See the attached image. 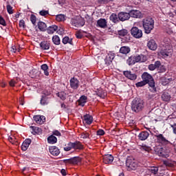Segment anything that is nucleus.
<instances>
[{
    "label": "nucleus",
    "mask_w": 176,
    "mask_h": 176,
    "mask_svg": "<svg viewBox=\"0 0 176 176\" xmlns=\"http://www.w3.org/2000/svg\"><path fill=\"white\" fill-rule=\"evenodd\" d=\"M142 79L143 81L146 82V84L148 85L151 87V91L153 93H156V87L155 86V80L152 75L149 73L145 72L142 74Z\"/></svg>",
    "instance_id": "nucleus-1"
},
{
    "label": "nucleus",
    "mask_w": 176,
    "mask_h": 176,
    "mask_svg": "<svg viewBox=\"0 0 176 176\" xmlns=\"http://www.w3.org/2000/svg\"><path fill=\"white\" fill-rule=\"evenodd\" d=\"M142 25L146 34H151V31L155 28V21L152 18L144 19Z\"/></svg>",
    "instance_id": "nucleus-2"
},
{
    "label": "nucleus",
    "mask_w": 176,
    "mask_h": 176,
    "mask_svg": "<svg viewBox=\"0 0 176 176\" xmlns=\"http://www.w3.org/2000/svg\"><path fill=\"white\" fill-rule=\"evenodd\" d=\"M144 100H142L140 98H136L132 101L131 108L133 112H136V113L141 112V111L144 109Z\"/></svg>",
    "instance_id": "nucleus-3"
},
{
    "label": "nucleus",
    "mask_w": 176,
    "mask_h": 176,
    "mask_svg": "<svg viewBox=\"0 0 176 176\" xmlns=\"http://www.w3.org/2000/svg\"><path fill=\"white\" fill-rule=\"evenodd\" d=\"M155 137L157 138V144H160L161 145L164 146L169 145L170 148H175L174 144H171L170 141L167 140L163 134L155 135Z\"/></svg>",
    "instance_id": "nucleus-4"
},
{
    "label": "nucleus",
    "mask_w": 176,
    "mask_h": 176,
    "mask_svg": "<svg viewBox=\"0 0 176 176\" xmlns=\"http://www.w3.org/2000/svg\"><path fill=\"white\" fill-rule=\"evenodd\" d=\"M126 166L129 171L136 170L137 167H138V162L135 159H127Z\"/></svg>",
    "instance_id": "nucleus-5"
},
{
    "label": "nucleus",
    "mask_w": 176,
    "mask_h": 176,
    "mask_svg": "<svg viewBox=\"0 0 176 176\" xmlns=\"http://www.w3.org/2000/svg\"><path fill=\"white\" fill-rule=\"evenodd\" d=\"M131 34L133 38L140 39L142 38V30L138 29L137 27H133L131 30Z\"/></svg>",
    "instance_id": "nucleus-6"
},
{
    "label": "nucleus",
    "mask_w": 176,
    "mask_h": 176,
    "mask_svg": "<svg viewBox=\"0 0 176 176\" xmlns=\"http://www.w3.org/2000/svg\"><path fill=\"white\" fill-rule=\"evenodd\" d=\"M160 56L162 57V58H168V57H171L173 56V49H164L162 50L160 52Z\"/></svg>",
    "instance_id": "nucleus-7"
},
{
    "label": "nucleus",
    "mask_w": 176,
    "mask_h": 176,
    "mask_svg": "<svg viewBox=\"0 0 176 176\" xmlns=\"http://www.w3.org/2000/svg\"><path fill=\"white\" fill-rule=\"evenodd\" d=\"M129 17H132L133 19H142V17H144V14L140 10H131L129 12Z\"/></svg>",
    "instance_id": "nucleus-8"
},
{
    "label": "nucleus",
    "mask_w": 176,
    "mask_h": 176,
    "mask_svg": "<svg viewBox=\"0 0 176 176\" xmlns=\"http://www.w3.org/2000/svg\"><path fill=\"white\" fill-rule=\"evenodd\" d=\"M123 74L124 76L130 80H135V79H137V74H135V73H133L130 71H124Z\"/></svg>",
    "instance_id": "nucleus-9"
},
{
    "label": "nucleus",
    "mask_w": 176,
    "mask_h": 176,
    "mask_svg": "<svg viewBox=\"0 0 176 176\" xmlns=\"http://www.w3.org/2000/svg\"><path fill=\"white\" fill-rule=\"evenodd\" d=\"M70 87L74 90H76L79 87V80L78 78L73 77L70 79Z\"/></svg>",
    "instance_id": "nucleus-10"
},
{
    "label": "nucleus",
    "mask_w": 176,
    "mask_h": 176,
    "mask_svg": "<svg viewBox=\"0 0 176 176\" xmlns=\"http://www.w3.org/2000/svg\"><path fill=\"white\" fill-rule=\"evenodd\" d=\"M97 27H99L100 28H107L108 27V22L107 21V19H100L97 21Z\"/></svg>",
    "instance_id": "nucleus-11"
},
{
    "label": "nucleus",
    "mask_w": 176,
    "mask_h": 176,
    "mask_svg": "<svg viewBox=\"0 0 176 176\" xmlns=\"http://www.w3.org/2000/svg\"><path fill=\"white\" fill-rule=\"evenodd\" d=\"M118 19L120 21H126V20L130 19V13L121 12L118 14Z\"/></svg>",
    "instance_id": "nucleus-12"
},
{
    "label": "nucleus",
    "mask_w": 176,
    "mask_h": 176,
    "mask_svg": "<svg viewBox=\"0 0 176 176\" xmlns=\"http://www.w3.org/2000/svg\"><path fill=\"white\" fill-rule=\"evenodd\" d=\"M33 119L37 124H43L46 120V118L44 116H34Z\"/></svg>",
    "instance_id": "nucleus-13"
},
{
    "label": "nucleus",
    "mask_w": 176,
    "mask_h": 176,
    "mask_svg": "<svg viewBox=\"0 0 176 176\" xmlns=\"http://www.w3.org/2000/svg\"><path fill=\"white\" fill-rule=\"evenodd\" d=\"M115 58V54L113 52H109L105 58V63L107 65H109L112 60Z\"/></svg>",
    "instance_id": "nucleus-14"
},
{
    "label": "nucleus",
    "mask_w": 176,
    "mask_h": 176,
    "mask_svg": "<svg viewBox=\"0 0 176 176\" xmlns=\"http://www.w3.org/2000/svg\"><path fill=\"white\" fill-rule=\"evenodd\" d=\"M63 162L65 164H78V163L80 162V160L79 157H74L68 160H65Z\"/></svg>",
    "instance_id": "nucleus-15"
},
{
    "label": "nucleus",
    "mask_w": 176,
    "mask_h": 176,
    "mask_svg": "<svg viewBox=\"0 0 176 176\" xmlns=\"http://www.w3.org/2000/svg\"><path fill=\"white\" fill-rule=\"evenodd\" d=\"M148 170L151 174H153V175H163V174H164L163 172L164 170L158 173L159 168L156 166H151L148 168Z\"/></svg>",
    "instance_id": "nucleus-16"
},
{
    "label": "nucleus",
    "mask_w": 176,
    "mask_h": 176,
    "mask_svg": "<svg viewBox=\"0 0 176 176\" xmlns=\"http://www.w3.org/2000/svg\"><path fill=\"white\" fill-rule=\"evenodd\" d=\"M113 162V156L112 155L107 154L103 156V163L104 164H111Z\"/></svg>",
    "instance_id": "nucleus-17"
},
{
    "label": "nucleus",
    "mask_w": 176,
    "mask_h": 176,
    "mask_svg": "<svg viewBox=\"0 0 176 176\" xmlns=\"http://www.w3.org/2000/svg\"><path fill=\"white\" fill-rule=\"evenodd\" d=\"M161 98L164 102H170V100H171V95H170L167 91H164L161 96Z\"/></svg>",
    "instance_id": "nucleus-18"
},
{
    "label": "nucleus",
    "mask_w": 176,
    "mask_h": 176,
    "mask_svg": "<svg viewBox=\"0 0 176 176\" xmlns=\"http://www.w3.org/2000/svg\"><path fill=\"white\" fill-rule=\"evenodd\" d=\"M147 46L150 50H156V49H157V44L153 39H151L148 42Z\"/></svg>",
    "instance_id": "nucleus-19"
},
{
    "label": "nucleus",
    "mask_w": 176,
    "mask_h": 176,
    "mask_svg": "<svg viewBox=\"0 0 176 176\" xmlns=\"http://www.w3.org/2000/svg\"><path fill=\"white\" fill-rule=\"evenodd\" d=\"M49 151L53 156H58L60 155V149L54 146H50Z\"/></svg>",
    "instance_id": "nucleus-20"
},
{
    "label": "nucleus",
    "mask_w": 176,
    "mask_h": 176,
    "mask_svg": "<svg viewBox=\"0 0 176 176\" xmlns=\"http://www.w3.org/2000/svg\"><path fill=\"white\" fill-rule=\"evenodd\" d=\"M40 47L43 50H49L50 49V41H44L40 43Z\"/></svg>",
    "instance_id": "nucleus-21"
},
{
    "label": "nucleus",
    "mask_w": 176,
    "mask_h": 176,
    "mask_svg": "<svg viewBox=\"0 0 176 176\" xmlns=\"http://www.w3.org/2000/svg\"><path fill=\"white\" fill-rule=\"evenodd\" d=\"M57 30H58V27L56 25H52L51 26H49L46 31L47 32V34H49V35H52L53 34L54 32H56V31H57Z\"/></svg>",
    "instance_id": "nucleus-22"
},
{
    "label": "nucleus",
    "mask_w": 176,
    "mask_h": 176,
    "mask_svg": "<svg viewBox=\"0 0 176 176\" xmlns=\"http://www.w3.org/2000/svg\"><path fill=\"white\" fill-rule=\"evenodd\" d=\"M83 122L86 124H91V123H93V116L89 114L84 116Z\"/></svg>",
    "instance_id": "nucleus-23"
},
{
    "label": "nucleus",
    "mask_w": 176,
    "mask_h": 176,
    "mask_svg": "<svg viewBox=\"0 0 176 176\" xmlns=\"http://www.w3.org/2000/svg\"><path fill=\"white\" fill-rule=\"evenodd\" d=\"M78 105L80 107H85V104L87 102V96L83 95L78 100Z\"/></svg>",
    "instance_id": "nucleus-24"
},
{
    "label": "nucleus",
    "mask_w": 176,
    "mask_h": 176,
    "mask_svg": "<svg viewBox=\"0 0 176 176\" xmlns=\"http://www.w3.org/2000/svg\"><path fill=\"white\" fill-rule=\"evenodd\" d=\"M96 95L98 96V97H100V98H104L105 97H107V91H104L101 88H98L96 91Z\"/></svg>",
    "instance_id": "nucleus-25"
},
{
    "label": "nucleus",
    "mask_w": 176,
    "mask_h": 176,
    "mask_svg": "<svg viewBox=\"0 0 176 176\" xmlns=\"http://www.w3.org/2000/svg\"><path fill=\"white\" fill-rule=\"evenodd\" d=\"M138 137L139 140L141 141H145V140H147L148 137H149V133H148V131H142L139 134Z\"/></svg>",
    "instance_id": "nucleus-26"
},
{
    "label": "nucleus",
    "mask_w": 176,
    "mask_h": 176,
    "mask_svg": "<svg viewBox=\"0 0 176 176\" xmlns=\"http://www.w3.org/2000/svg\"><path fill=\"white\" fill-rule=\"evenodd\" d=\"M139 149H140L142 152H148V153L149 152H151V151H152V148H151V146H148L145 144L139 145Z\"/></svg>",
    "instance_id": "nucleus-27"
},
{
    "label": "nucleus",
    "mask_w": 176,
    "mask_h": 176,
    "mask_svg": "<svg viewBox=\"0 0 176 176\" xmlns=\"http://www.w3.org/2000/svg\"><path fill=\"white\" fill-rule=\"evenodd\" d=\"M31 144V140L26 139L21 145V149L22 151H27L28 149V147L30 146Z\"/></svg>",
    "instance_id": "nucleus-28"
},
{
    "label": "nucleus",
    "mask_w": 176,
    "mask_h": 176,
    "mask_svg": "<svg viewBox=\"0 0 176 176\" xmlns=\"http://www.w3.org/2000/svg\"><path fill=\"white\" fill-rule=\"evenodd\" d=\"M38 28L40 30V31H42L43 32H45L47 28V25L45 22L40 21L38 23Z\"/></svg>",
    "instance_id": "nucleus-29"
},
{
    "label": "nucleus",
    "mask_w": 176,
    "mask_h": 176,
    "mask_svg": "<svg viewBox=\"0 0 176 176\" xmlns=\"http://www.w3.org/2000/svg\"><path fill=\"white\" fill-rule=\"evenodd\" d=\"M173 80L172 78H166V77H162L160 78V82L163 86H166V85H168L170 82Z\"/></svg>",
    "instance_id": "nucleus-30"
},
{
    "label": "nucleus",
    "mask_w": 176,
    "mask_h": 176,
    "mask_svg": "<svg viewBox=\"0 0 176 176\" xmlns=\"http://www.w3.org/2000/svg\"><path fill=\"white\" fill-rule=\"evenodd\" d=\"M160 65V61L157 60L155 64H151L148 65V69L150 71H155L156 68H159Z\"/></svg>",
    "instance_id": "nucleus-31"
},
{
    "label": "nucleus",
    "mask_w": 176,
    "mask_h": 176,
    "mask_svg": "<svg viewBox=\"0 0 176 176\" xmlns=\"http://www.w3.org/2000/svg\"><path fill=\"white\" fill-rule=\"evenodd\" d=\"M73 149H78L81 150L83 149V144L80 143V142H75L72 143Z\"/></svg>",
    "instance_id": "nucleus-32"
},
{
    "label": "nucleus",
    "mask_w": 176,
    "mask_h": 176,
    "mask_svg": "<svg viewBox=\"0 0 176 176\" xmlns=\"http://www.w3.org/2000/svg\"><path fill=\"white\" fill-rule=\"evenodd\" d=\"M8 141L13 145H19V142L17 139L13 135H11L10 136L8 137Z\"/></svg>",
    "instance_id": "nucleus-33"
},
{
    "label": "nucleus",
    "mask_w": 176,
    "mask_h": 176,
    "mask_svg": "<svg viewBox=\"0 0 176 176\" xmlns=\"http://www.w3.org/2000/svg\"><path fill=\"white\" fill-rule=\"evenodd\" d=\"M130 48L127 46H122L120 49V53L121 54H129L130 53Z\"/></svg>",
    "instance_id": "nucleus-34"
},
{
    "label": "nucleus",
    "mask_w": 176,
    "mask_h": 176,
    "mask_svg": "<svg viewBox=\"0 0 176 176\" xmlns=\"http://www.w3.org/2000/svg\"><path fill=\"white\" fill-rule=\"evenodd\" d=\"M110 20L113 23H118L119 20H120L119 19V15H117L115 13L111 14V15L110 16Z\"/></svg>",
    "instance_id": "nucleus-35"
},
{
    "label": "nucleus",
    "mask_w": 176,
    "mask_h": 176,
    "mask_svg": "<svg viewBox=\"0 0 176 176\" xmlns=\"http://www.w3.org/2000/svg\"><path fill=\"white\" fill-rule=\"evenodd\" d=\"M41 69L42 71H43L44 75H45V76H49V66H47V65L46 64L42 65Z\"/></svg>",
    "instance_id": "nucleus-36"
},
{
    "label": "nucleus",
    "mask_w": 176,
    "mask_h": 176,
    "mask_svg": "<svg viewBox=\"0 0 176 176\" xmlns=\"http://www.w3.org/2000/svg\"><path fill=\"white\" fill-rule=\"evenodd\" d=\"M47 142L48 144H56L57 142V138L52 135L47 138Z\"/></svg>",
    "instance_id": "nucleus-37"
},
{
    "label": "nucleus",
    "mask_w": 176,
    "mask_h": 176,
    "mask_svg": "<svg viewBox=\"0 0 176 176\" xmlns=\"http://www.w3.org/2000/svg\"><path fill=\"white\" fill-rule=\"evenodd\" d=\"M142 55H135L133 56V59L135 60V63H143L144 60H142Z\"/></svg>",
    "instance_id": "nucleus-38"
},
{
    "label": "nucleus",
    "mask_w": 176,
    "mask_h": 176,
    "mask_svg": "<svg viewBox=\"0 0 176 176\" xmlns=\"http://www.w3.org/2000/svg\"><path fill=\"white\" fill-rule=\"evenodd\" d=\"M58 97L60 98L63 101H64L67 98V94L64 91H61L57 94Z\"/></svg>",
    "instance_id": "nucleus-39"
},
{
    "label": "nucleus",
    "mask_w": 176,
    "mask_h": 176,
    "mask_svg": "<svg viewBox=\"0 0 176 176\" xmlns=\"http://www.w3.org/2000/svg\"><path fill=\"white\" fill-rule=\"evenodd\" d=\"M52 42L54 43V45H60V37L58 36L55 35L52 37Z\"/></svg>",
    "instance_id": "nucleus-40"
},
{
    "label": "nucleus",
    "mask_w": 176,
    "mask_h": 176,
    "mask_svg": "<svg viewBox=\"0 0 176 176\" xmlns=\"http://www.w3.org/2000/svg\"><path fill=\"white\" fill-rule=\"evenodd\" d=\"M63 43H64V45H67V43L72 45V39L69 38L68 36H65L63 38Z\"/></svg>",
    "instance_id": "nucleus-41"
},
{
    "label": "nucleus",
    "mask_w": 176,
    "mask_h": 176,
    "mask_svg": "<svg viewBox=\"0 0 176 176\" xmlns=\"http://www.w3.org/2000/svg\"><path fill=\"white\" fill-rule=\"evenodd\" d=\"M72 149H74L73 146H72V142H69L64 147V151H65L66 152H68V151H71Z\"/></svg>",
    "instance_id": "nucleus-42"
},
{
    "label": "nucleus",
    "mask_w": 176,
    "mask_h": 176,
    "mask_svg": "<svg viewBox=\"0 0 176 176\" xmlns=\"http://www.w3.org/2000/svg\"><path fill=\"white\" fill-rule=\"evenodd\" d=\"M127 64H129V65H134V64H135V61L134 60V56H131V57H129L127 60H126Z\"/></svg>",
    "instance_id": "nucleus-43"
},
{
    "label": "nucleus",
    "mask_w": 176,
    "mask_h": 176,
    "mask_svg": "<svg viewBox=\"0 0 176 176\" xmlns=\"http://www.w3.org/2000/svg\"><path fill=\"white\" fill-rule=\"evenodd\" d=\"M56 21H65V16L64 14H58L56 16Z\"/></svg>",
    "instance_id": "nucleus-44"
},
{
    "label": "nucleus",
    "mask_w": 176,
    "mask_h": 176,
    "mask_svg": "<svg viewBox=\"0 0 176 176\" xmlns=\"http://www.w3.org/2000/svg\"><path fill=\"white\" fill-rule=\"evenodd\" d=\"M71 23L74 27H79V20H78L76 19H72Z\"/></svg>",
    "instance_id": "nucleus-45"
},
{
    "label": "nucleus",
    "mask_w": 176,
    "mask_h": 176,
    "mask_svg": "<svg viewBox=\"0 0 176 176\" xmlns=\"http://www.w3.org/2000/svg\"><path fill=\"white\" fill-rule=\"evenodd\" d=\"M90 137V133L88 132H82L80 134V138H83V140H86V138H89Z\"/></svg>",
    "instance_id": "nucleus-46"
},
{
    "label": "nucleus",
    "mask_w": 176,
    "mask_h": 176,
    "mask_svg": "<svg viewBox=\"0 0 176 176\" xmlns=\"http://www.w3.org/2000/svg\"><path fill=\"white\" fill-rule=\"evenodd\" d=\"M30 21L33 24V25H36V16L31 14Z\"/></svg>",
    "instance_id": "nucleus-47"
},
{
    "label": "nucleus",
    "mask_w": 176,
    "mask_h": 176,
    "mask_svg": "<svg viewBox=\"0 0 176 176\" xmlns=\"http://www.w3.org/2000/svg\"><path fill=\"white\" fill-rule=\"evenodd\" d=\"M128 34H129V32H127L126 30H122L118 31V35L120 36L124 37V36Z\"/></svg>",
    "instance_id": "nucleus-48"
},
{
    "label": "nucleus",
    "mask_w": 176,
    "mask_h": 176,
    "mask_svg": "<svg viewBox=\"0 0 176 176\" xmlns=\"http://www.w3.org/2000/svg\"><path fill=\"white\" fill-rule=\"evenodd\" d=\"M41 104V105H47V104H49V99L47 98H42Z\"/></svg>",
    "instance_id": "nucleus-49"
},
{
    "label": "nucleus",
    "mask_w": 176,
    "mask_h": 176,
    "mask_svg": "<svg viewBox=\"0 0 176 176\" xmlns=\"http://www.w3.org/2000/svg\"><path fill=\"white\" fill-rule=\"evenodd\" d=\"M76 36L78 39H81V38H83V31L79 30L76 32Z\"/></svg>",
    "instance_id": "nucleus-50"
},
{
    "label": "nucleus",
    "mask_w": 176,
    "mask_h": 176,
    "mask_svg": "<svg viewBox=\"0 0 176 176\" xmlns=\"http://www.w3.org/2000/svg\"><path fill=\"white\" fill-rule=\"evenodd\" d=\"M146 84V82L142 80V81L138 82L135 84L136 87H143V86H145Z\"/></svg>",
    "instance_id": "nucleus-51"
},
{
    "label": "nucleus",
    "mask_w": 176,
    "mask_h": 176,
    "mask_svg": "<svg viewBox=\"0 0 176 176\" xmlns=\"http://www.w3.org/2000/svg\"><path fill=\"white\" fill-rule=\"evenodd\" d=\"M158 68V72L163 74V72H166V67H164V65H162V63H160V65Z\"/></svg>",
    "instance_id": "nucleus-52"
},
{
    "label": "nucleus",
    "mask_w": 176,
    "mask_h": 176,
    "mask_svg": "<svg viewBox=\"0 0 176 176\" xmlns=\"http://www.w3.org/2000/svg\"><path fill=\"white\" fill-rule=\"evenodd\" d=\"M122 42H124L125 43H129V42H130V35L129 34L124 36Z\"/></svg>",
    "instance_id": "nucleus-53"
},
{
    "label": "nucleus",
    "mask_w": 176,
    "mask_h": 176,
    "mask_svg": "<svg viewBox=\"0 0 176 176\" xmlns=\"http://www.w3.org/2000/svg\"><path fill=\"white\" fill-rule=\"evenodd\" d=\"M16 85H17V80L12 79L9 82V86H10V87H14V86H16Z\"/></svg>",
    "instance_id": "nucleus-54"
},
{
    "label": "nucleus",
    "mask_w": 176,
    "mask_h": 176,
    "mask_svg": "<svg viewBox=\"0 0 176 176\" xmlns=\"http://www.w3.org/2000/svg\"><path fill=\"white\" fill-rule=\"evenodd\" d=\"M7 12L9 14H13V7L10 5L7 6Z\"/></svg>",
    "instance_id": "nucleus-55"
},
{
    "label": "nucleus",
    "mask_w": 176,
    "mask_h": 176,
    "mask_svg": "<svg viewBox=\"0 0 176 176\" xmlns=\"http://www.w3.org/2000/svg\"><path fill=\"white\" fill-rule=\"evenodd\" d=\"M0 24L1 25H3V27H6V21H5V19L2 17L0 14Z\"/></svg>",
    "instance_id": "nucleus-56"
},
{
    "label": "nucleus",
    "mask_w": 176,
    "mask_h": 176,
    "mask_svg": "<svg viewBox=\"0 0 176 176\" xmlns=\"http://www.w3.org/2000/svg\"><path fill=\"white\" fill-rule=\"evenodd\" d=\"M39 14L41 16H47V14H49V11L43 10L40 11Z\"/></svg>",
    "instance_id": "nucleus-57"
},
{
    "label": "nucleus",
    "mask_w": 176,
    "mask_h": 176,
    "mask_svg": "<svg viewBox=\"0 0 176 176\" xmlns=\"http://www.w3.org/2000/svg\"><path fill=\"white\" fill-rule=\"evenodd\" d=\"M97 135H104L105 134V131L102 129H99L96 132Z\"/></svg>",
    "instance_id": "nucleus-58"
},
{
    "label": "nucleus",
    "mask_w": 176,
    "mask_h": 176,
    "mask_svg": "<svg viewBox=\"0 0 176 176\" xmlns=\"http://www.w3.org/2000/svg\"><path fill=\"white\" fill-rule=\"evenodd\" d=\"M19 27L24 28V27H25V22L24 21V20H21L19 21Z\"/></svg>",
    "instance_id": "nucleus-59"
},
{
    "label": "nucleus",
    "mask_w": 176,
    "mask_h": 176,
    "mask_svg": "<svg viewBox=\"0 0 176 176\" xmlns=\"http://www.w3.org/2000/svg\"><path fill=\"white\" fill-rule=\"evenodd\" d=\"M133 27H142V23H141V22H140V21H138V22H135L134 23H133Z\"/></svg>",
    "instance_id": "nucleus-60"
},
{
    "label": "nucleus",
    "mask_w": 176,
    "mask_h": 176,
    "mask_svg": "<svg viewBox=\"0 0 176 176\" xmlns=\"http://www.w3.org/2000/svg\"><path fill=\"white\" fill-rule=\"evenodd\" d=\"M12 50H13L14 53H16L17 52H20V48L19 47H16V46H13L12 47Z\"/></svg>",
    "instance_id": "nucleus-61"
},
{
    "label": "nucleus",
    "mask_w": 176,
    "mask_h": 176,
    "mask_svg": "<svg viewBox=\"0 0 176 176\" xmlns=\"http://www.w3.org/2000/svg\"><path fill=\"white\" fill-rule=\"evenodd\" d=\"M53 134L54 135H57V137H60V135H61V133H60L58 131H54Z\"/></svg>",
    "instance_id": "nucleus-62"
},
{
    "label": "nucleus",
    "mask_w": 176,
    "mask_h": 176,
    "mask_svg": "<svg viewBox=\"0 0 176 176\" xmlns=\"http://www.w3.org/2000/svg\"><path fill=\"white\" fill-rule=\"evenodd\" d=\"M115 0H100V2H102L103 3H108L109 2H113Z\"/></svg>",
    "instance_id": "nucleus-63"
},
{
    "label": "nucleus",
    "mask_w": 176,
    "mask_h": 176,
    "mask_svg": "<svg viewBox=\"0 0 176 176\" xmlns=\"http://www.w3.org/2000/svg\"><path fill=\"white\" fill-rule=\"evenodd\" d=\"M60 173H61L62 175H64V176L67 175V171L65 170V169H62L60 170Z\"/></svg>",
    "instance_id": "nucleus-64"
}]
</instances>
